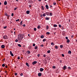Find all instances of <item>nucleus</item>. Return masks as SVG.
I'll list each match as a JSON object with an SVG mask.
<instances>
[{"instance_id": "f257e3e1", "label": "nucleus", "mask_w": 77, "mask_h": 77, "mask_svg": "<svg viewBox=\"0 0 77 77\" xmlns=\"http://www.w3.org/2000/svg\"><path fill=\"white\" fill-rule=\"evenodd\" d=\"M24 36L23 35L20 34L18 35V39L19 40H22L23 38H24Z\"/></svg>"}, {"instance_id": "f03ea898", "label": "nucleus", "mask_w": 77, "mask_h": 77, "mask_svg": "<svg viewBox=\"0 0 77 77\" xmlns=\"http://www.w3.org/2000/svg\"><path fill=\"white\" fill-rule=\"evenodd\" d=\"M8 38V36L7 35H5L4 36H3V38L5 39H7Z\"/></svg>"}, {"instance_id": "7ed1b4c3", "label": "nucleus", "mask_w": 77, "mask_h": 77, "mask_svg": "<svg viewBox=\"0 0 77 77\" xmlns=\"http://www.w3.org/2000/svg\"><path fill=\"white\" fill-rule=\"evenodd\" d=\"M36 63H37V62H36V61H34L32 62V65H35V64H36Z\"/></svg>"}, {"instance_id": "20e7f679", "label": "nucleus", "mask_w": 77, "mask_h": 77, "mask_svg": "<svg viewBox=\"0 0 77 77\" xmlns=\"http://www.w3.org/2000/svg\"><path fill=\"white\" fill-rule=\"evenodd\" d=\"M10 53L11 56H14V54H12V51H10Z\"/></svg>"}, {"instance_id": "39448f33", "label": "nucleus", "mask_w": 77, "mask_h": 77, "mask_svg": "<svg viewBox=\"0 0 77 77\" xmlns=\"http://www.w3.org/2000/svg\"><path fill=\"white\" fill-rule=\"evenodd\" d=\"M46 15H50V13L49 12H47L45 13Z\"/></svg>"}, {"instance_id": "423d86ee", "label": "nucleus", "mask_w": 77, "mask_h": 77, "mask_svg": "<svg viewBox=\"0 0 77 77\" xmlns=\"http://www.w3.org/2000/svg\"><path fill=\"white\" fill-rule=\"evenodd\" d=\"M38 75L39 76V77H41L42 75V74L41 73H38Z\"/></svg>"}, {"instance_id": "0eeeda50", "label": "nucleus", "mask_w": 77, "mask_h": 77, "mask_svg": "<svg viewBox=\"0 0 77 77\" xmlns=\"http://www.w3.org/2000/svg\"><path fill=\"white\" fill-rule=\"evenodd\" d=\"M63 69H64V70H65V69H66V66H64Z\"/></svg>"}, {"instance_id": "6e6552de", "label": "nucleus", "mask_w": 77, "mask_h": 77, "mask_svg": "<svg viewBox=\"0 0 77 77\" xmlns=\"http://www.w3.org/2000/svg\"><path fill=\"white\" fill-rule=\"evenodd\" d=\"M46 8L47 9H48V5H46L45 6Z\"/></svg>"}, {"instance_id": "1a4fd4ad", "label": "nucleus", "mask_w": 77, "mask_h": 77, "mask_svg": "<svg viewBox=\"0 0 77 77\" xmlns=\"http://www.w3.org/2000/svg\"><path fill=\"white\" fill-rule=\"evenodd\" d=\"M26 13L27 14H29L30 13V11H27L26 12Z\"/></svg>"}, {"instance_id": "9d476101", "label": "nucleus", "mask_w": 77, "mask_h": 77, "mask_svg": "<svg viewBox=\"0 0 77 77\" xmlns=\"http://www.w3.org/2000/svg\"><path fill=\"white\" fill-rule=\"evenodd\" d=\"M44 71V69L42 68H40V71H41V72H42V71Z\"/></svg>"}, {"instance_id": "9b49d317", "label": "nucleus", "mask_w": 77, "mask_h": 77, "mask_svg": "<svg viewBox=\"0 0 77 77\" xmlns=\"http://www.w3.org/2000/svg\"><path fill=\"white\" fill-rule=\"evenodd\" d=\"M7 1H5L4 2V5H7Z\"/></svg>"}, {"instance_id": "f8f14e48", "label": "nucleus", "mask_w": 77, "mask_h": 77, "mask_svg": "<svg viewBox=\"0 0 77 77\" xmlns=\"http://www.w3.org/2000/svg\"><path fill=\"white\" fill-rule=\"evenodd\" d=\"M5 47V45H2L1 46V48H4Z\"/></svg>"}, {"instance_id": "ddd939ff", "label": "nucleus", "mask_w": 77, "mask_h": 77, "mask_svg": "<svg viewBox=\"0 0 77 77\" xmlns=\"http://www.w3.org/2000/svg\"><path fill=\"white\" fill-rule=\"evenodd\" d=\"M45 19L46 20H50V18L47 17L45 18Z\"/></svg>"}, {"instance_id": "4468645a", "label": "nucleus", "mask_w": 77, "mask_h": 77, "mask_svg": "<svg viewBox=\"0 0 77 77\" xmlns=\"http://www.w3.org/2000/svg\"><path fill=\"white\" fill-rule=\"evenodd\" d=\"M27 54H30V52L29 51H27Z\"/></svg>"}, {"instance_id": "2eb2a0df", "label": "nucleus", "mask_w": 77, "mask_h": 77, "mask_svg": "<svg viewBox=\"0 0 77 77\" xmlns=\"http://www.w3.org/2000/svg\"><path fill=\"white\" fill-rule=\"evenodd\" d=\"M53 26L54 27H57V25L56 24H55L53 25Z\"/></svg>"}, {"instance_id": "dca6fc26", "label": "nucleus", "mask_w": 77, "mask_h": 77, "mask_svg": "<svg viewBox=\"0 0 77 77\" xmlns=\"http://www.w3.org/2000/svg\"><path fill=\"white\" fill-rule=\"evenodd\" d=\"M26 66H27L28 67H29V64L27 63H26Z\"/></svg>"}, {"instance_id": "f3484780", "label": "nucleus", "mask_w": 77, "mask_h": 77, "mask_svg": "<svg viewBox=\"0 0 77 77\" xmlns=\"http://www.w3.org/2000/svg\"><path fill=\"white\" fill-rule=\"evenodd\" d=\"M41 8H42V10H44V6H41Z\"/></svg>"}, {"instance_id": "a211bd4d", "label": "nucleus", "mask_w": 77, "mask_h": 77, "mask_svg": "<svg viewBox=\"0 0 77 77\" xmlns=\"http://www.w3.org/2000/svg\"><path fill=\"white\" fill-rule=\"evenodd\" d=\"M5 15L7 16V17H9V15H8L6 13H5Z\"/></svg>"}, {"instance_id": "6ab92c4d", "label": "nucleus", "mask_w": 77, "mask_h": 77, "mask_svg": "<svg viewBox=\"0 0 77 77\" xmlns=\"http://www.w3.org/2000/svg\"><path fill=\"white\" fill-rule=\"evenodd\" d=\"M63 46L62 45H60V47L61 48H63Z\"/></svg>"}, {"instance_id": "aec40b11", "label": "nucleus", "mask_w": 77, "mask_h": 77, "mask_svg": "<svg viewBox=\"0 0 77 77\" xmlns=\"http://www.w3.org/2000/svg\"><path fill=\"white\" fill-rule=\"evenodd\" d=\"M49 28V26L48 25H47L46 26V28L47 30H48V29Z\"/></svg>"}, {"instance_id": "412c9836", "label": "nucleus", "mask_w": 77, "mask_h": 77, "mask_svg": "<svg viewBox=\"0 0 77 77\" xmlns=\"http://www.w3.org/2000/svg\"><path fill=\"white\" fill-rule=\"evenodd\" d=\"M68 53L69 54H71V51H69Z\"/></svg>"}, {"instance_id": "4be33fe9", "label": "nucleus", "mask_w": 77, "mask_h": 77, "mask_svg": "<svg viewBox=\"0 0 77 77\" xmlns=\"http://www.w3.org/2000/svg\"><path fill=\"white\" fill-rule=\"evenodd\" d=\"M38 29H40L41 28V26H40L39 25H38L37 27Z\"/></svg>"}, {"instance_id": "5701e85b", "label": "nucleus", "mask_w": 77, "mask_h": 77, "mask_svg": "<svg viewBox=\"0 0 77 77\" xmlns=\"http://www.w3.org/2000/svg\"><path fill=\"white\" fill-rule=\"evenodd\" d=\"M47 41V40L46 39H43V42H45V41Z\"/></svg>"}, {"instance_id": "b1692460", "label": "nucleus", "mask_w": 77, "mask_h": 77, "mask_svg": "<svg viewBox=\"0 0 77 77\" xmlns=\"http://www.w3.org/2000/svg\"><path fill=\"white\" fill-rule=\"evenodd\" d=\"M20 25H22L23 24V21H21L20 22Z\"/></svg>"}, {"instance_id": "393cba45", "label": "nucleus", "mask_w": 77, "mask_h": 77, "mask_svg": "<svg viewBox=\"0 0 77 77\" xmlns=\"http://www.w3.org/2000/svg\"><path fill=\"white\" fill-rule=\"evenodd\" d=\"M49 15H50V16H52L53 15V14H52V13H51V12H50L49 13Z\"/></svg>"}, {"instance_id": "a878e982", "label": "nucleus", "mask_w": 77, "mask_h": 77, "mask_svg": "<svg viewBox=\"0 0 77 77\" xmlns=\"http://www.w3.org/2000/svg\"><path fill=\"white\" fill-rule=\"evenodd\" d=\"M41 38H44V36L43 35H42L41 36Z\"/></svg>"}, {"instance_id": "bb28decb", "label": "nucleus", "mask_w": 77, "mask_h": 77, "mask_svg": "<svg viewBox=\"0 0 77 77\" xmlns=\"http://www.w3.org/2000/svg\"><path fill=\"white\" fill-rule=\"evenodd\" d=\"M69 42H70V40H69V39H67V42H68L69 43Z\"/></svg>"}, {"instance_id": "cd10ccee", "label": "nucleus", "mask_w": 77, "mask_h": 77, "mask_svg": "<svg viewBox=\"0 0 77 77\" xmlns=\"http://www.w3.org/2000/svg\"><path fill=\"white\" fill-rule=\"evenodd\" d=\"M46 15V14L45 13H44L43 14V17H45Z\"/></svg>"}, {"instance_id": "c85d7f7f", "label": "nucleus", "mask_w": 77, "mask_h": 77, "mask_svg": "<svg viewBox=\"0 0 77 77\" xmlns=\"http://www.w3.org/2000/svg\"><path fill=\"white\" fill-rule=\"evenodd\" d=\"M2 66L3 67H5V65L4 64H2Z\"/></svg>"}, {"instance_id": "c756f323", "label": "nucleus", "mask_w": 77, "mask_h": 77, "mask_svg": "<svg viewBox=\"0 0 77 77\" xmlns=\"http://www.w3.org/2000/svg\"><path fill=\"white\" fill-rule=\"evenodd\" d=\"M37 48H38V47L37 46H35V50H36V49H37Z\"/></svg>"}, {"instance_id": "7c9ffc66", "label": "nucleus", "mask_w": 77, "mask_h": 77, "mask_svg": "<svg viewBox=\"0 0 77 77\" xmlns=\"http://www.w3.org/2000/svg\"><path fill=\"white\" fill-rule=\"evenodd\" d=\"M55 48H56V49H58V47H57V46H55Z\"/></svg>"}, {"instance_id": "2f4dec72", "label": "nucleus", "mask_w": 77, "mask_h": 77, "mask_svg": "<svg viewBox=\"0 0 77 77\" xmlns=\"http://www.w3.org/2000/svg\"><path fill=\"white\" fill-rule=\"evenodd\" d=\"M17 45L19 46V47H21V45L20 44H18Z\"/></svg>"}, {"instance_id": "473e14b6", "label": "nucleus", "mask_w": 77, "mask_h": 77, "mask_svg": "<svg viewBox=\"0 0 77 77\" xmlns=\"http://www.w3.org/2000/svg\"><path fill=\"white\" fill-rule=\"evenodd\" d=\"M51 44L52 45H54V43L53 42H51Z\"/></svg>"}, {"instance_id": "72a5a7b5", "label": "nucleus", "mask_w": 77, "mask_h": 77, "mask_svg": "<svg viewBox=\"0 0 77 77\" xmlns=\"http://www.w3.org/2000/svg\"><path fill=\"white\" fill-rule=\"evenodd\" d=\"M18 9V7L17 8H15L14 9V10L16 11V10H17Z\"/></svg>"}, {"instance_id": "f704fd0d", "label": "nucleus", "mask_w": 77, "mask_h": 77, "mask_svg": "<svg viewBox=\"0 0 77 77\" xmlns=\"http://www.w3.org/2000/svg\"><path fill=\"white\" fill-rule=\"evenodd\" d=\"M52 68H53V69H55V68H56V66H53Z\"/></svg>"}, {"instance_id": "c9c22d12", "label": "nucleus", "mask_w": 77, "mask_h": 77, "mask_svg": "<svg viewBox=\"0 0 77 77\" xmlns=\"http://www.w3.org/2000/svg\"><path fill=\"white\" fill-rule=\"evenodd\" d=\"M46 34L47 35H50V32H46Z\"/></svg>"}, {"instance_id": "e433bc0d", "label": "nucleus", "mask_w": 77, "mask_h": 77, "mask_svg": "<svg viewBox=\"0 0 77 77\" xmlns=\"http://www.w3.org/2000/svg\"><path fill=\"white\" fill-rule=\"evenodd\" d=\"M47 53H50V50H48L47 51Z\"/></svg>"}, {"instance_id": "4c0bfd02", "label": "nucleus", "mask_w": 77, "mask_h": 77, "mask_svg": "<svg viewBox=\"0 0 77 77\" xmlns=\"http://www.w3.org/2000/svg\"><path fill=\"white\" fill-rule=\"evenodd\" d=\"M58 26H59V27H61V26H61V25H60V24H59V25H58Z\"/></svg>"}, {"instance_id": "58836bf2", "label": "nucleus", "mask_w": 77, "mask_h": 77, "mask_svg": "<svg viewBox=\"0 0 77 77\" xmlns=\"http://www.w3.org/2000/svg\"><path fill=\"white\" fill-rule=\"evenodd\" d=\"M34 31H36V28H35L34 29Z\"/></svg>"}, {"instance_id": "ea45409f", "label": "nucleus", "mask_w": 77, "mask_h": 77, "mask_svg": "<svg viewBox=\"0 0 77 77\" xmlns=\"http://www.w3.org/2000/svg\"><path fill=\"white\" fill-rule=\"evenodd\" d=\"M54 5H56V2H53Z\"/></svg>"}, {"instance_id": "a19ab883", "label": "nucleus", "mask_w": 77, "mask_h": 77, "mask_svg": "<svg viewBox=\"0 0 77 77\" xmlns=\"http://www.w3.org/2000/svg\"><path fill=\"white\" fill-rule=\"evenodd\" d=\"M43 56L44 57H46V55H45V54H43Z\"/></svg>"}, {"instance_id": "79ce46f5", "label": "nucleus", "mask_w": 77, "mask_h": 77, "mask_svg": "<svg viewBox=\"0 0 77 77\" xmlns=\"http://www.w3.org/2000/svg\"><path fill=\"white\" fill-rule=\"evenodd\" d=\"M19 20H19V19H18L17 20H16V22H17V21H19Z\"/></svg>"}, {"instance_id": "37998d69", "label": "nucleus", "mask_w": 77, "mask_h": 77, "mask_svg": "<svg viewBox=\"0 0 77 77\" xmlns=\"http://www.w3.org/2000/svg\"><path fill=\"white\" fill-rule=\"evenodd\" d=\"M18 40H17V39H16V40H15V42H18Z\"/></svg>"}, {"instance_id": "c03bdc74", "label": "nucleus", "mask_w": 77, "mask_h": 77, "mask_svg": "<svg viewBox=\"0 0 77 77\" xmlns=\"http://www.w3.org/2000/svg\"><path fill=\"white\" fill-rule=\"evenodd\" d=\"M23 73H21V74H20V75H21V76H23Z\"/></svg>"}, {"instance_id": "a18cd8bd", "label": "nucleus", "mask_w": 77, "mask_h": 77, "mask_svg": "<svg viewBox=\"0 0 77 77\" xmlns=\"http://www.w3.org/2000/svg\"><path fill=\"white\" fill-rule=\"evenodd\" d=\"M32 45L33 47H35V43L33 44Z\"/></svg>"}, {"instance_id": "49530a36", "label": "nucleus", "mask_w": 77, "mask_h": 77, "mask_svg": "<svg viewBox=\"0 0 77 77\" xmlns=\"http://www.w3.org/2000/svg\"><path fill=\"white\" fill-rule=\"evenodd\" d=\"M7 26H4V29H6V28H7Z\"/></svg>"}, {"instance_id": "de8ad7c7", "label": "nucleus", "mask_w": 77, "mask_h": 77, "mask_svg": "<svg viewBox=\"0 0 77 77\" xmlns=\"http://www.w3.org/2000/svg\"><path fill=\"white\" fill-rule=\"evenodd\" d=\"M11 16L13 17L14 16V13H12L11 14Z\"/></svg>"}, {"instance_id": "09e8293b", "label": "nucleus", "mask_w": 77, "mask_h": 77, "mask_svg": "<svg viewBox=\"0 0 77 77\" xmlns=\"http://www.w3.org/2000/svg\"><path fill=\"white\" fill-rule=\"evenodd\" d=\"M41 46L42 47H44V45H41Z\"/></svg>"}, {"instance_id": "8fccbe9b", "label": "nucleus", "mask_w": 77, "mask_h": 77, "mask_svg": "<svg viewBox=\"0 0 77 77\" xmlns=\"http://www.w3.org/2000/svg\"><path fill=\"white\" fill-rule=\"evenodd\" d=\"M14 75H17V73H14Z\"/></svg>"}, {"instance_id": "3c124183", "label": "nucleus", "mask_w": 77, "mask_h": 77, "mask_svg": "<svg viewBox=\"0 0 77 77\" xmlns=\"http://www.w3.org/2000/svg\"><path fill=\"white\" fill-rule=\"evenodd\" d=\"M61 55H62V56L63 57H64V54H61Z\"/></svg>"}, {"instance_id": "603ef678", "label": "nucleus", "mask_w": 77, "mask_h": 77, "mask_svg": "<svg viewBox=\"0 0 77 77\" xmlns=\"http://www.w3.org/2000/svg\"><path fill=\"white\" fill-rule=\"evenodd\" d=\"M19 60L20 59V57H18L17 58Z\"/></svg>"}, {"instance_id": "864d4df0", "label": "nucleus", "mask_w": 77, "mask_h": 77, "mask_svg": "<svg viewBox=\"0 0 77 77\" xmlns=\"http://www.w3.org/2000/svg\"><path fill=\"white\" fill-rule=\"evenodd\" d=\"M66 39H68V37H66Z\"/></svg>"}, {"instance_id": "5fc2aeb1", "label": "nucleus", "mask_w": 77, "mask_h": 77, "mask_svg": "<svg viewBox=\"0 0 77 77\" xmlns=\"http://www.w3.org/2000/svg\"><path fill=\"white\" fill-rule=\"evenodd\" d=\"M68 68L71 69V67H68Z\"/></svg>"}, {"instance_id": "6e6d98bb", "label": "nucleus", "mask_w": 77, "mask_h": 77, "mask_svg": "<svg viewBox=\"0 0 77 77\" xmlns=\"http://www.w3.org/2000/svg\"><path fill=\"white\" fill-rule=\"evenodd\" d=\"M40 54H38V55H37V56H38V57H39V56H40Z\"/></svg>"}, {"instance_id": "4d7b16f0", "label": "nucleus", "mask_w": 77, "mask_h": 77, "mask_svg": "<svg viewBox=\"0 0 77 77\" xmlns=\"http://www.w3.org/2000/svg\"><path fill=\"white\" fill-rule=\"evenodd\" d=\"M73 37H74V36L73 35H72L71 36L72 38H73Z\"/></svg>"}, {"instance_id": "13d9d810", "label": "nucleus", "mask_w": 77, "mask_h": 77, "mask_svg": "<svg viewBox=\"0 0 77 77\" xmlns=\"http://www.w3.org/2000/svg\"><path fill=\"white\" fill-rule=\"evenodd\" d=\"M23 27H25V26H26V25L25 24H23Z\"/></svg>"}, {"instance_id": "bf43d9fd", "label": "nucleus", "mask_w": 77, "mask_h": 77, "mask_svg": "<svg viewBox=\"0 0 77 77\" xmlns=\"http://www.w3.org/2000/svg\"><path fill=\"white\" fill-rule=\"evenodd\" d=\"M29 8H31L32 7V6H31V5H30L29 6Z\"/></svg>"}, {"instance_id": "052dcab7", "label": "nucleus", "mask_w": 77, "mask_h": 77, "mask_svg": "<svg viewBox=\"0 0 77 77\" xmlns=\"http://www.w3.org/2000/svg\"><path fill=\"white\" fill-rule=\"evenodd\" d=\"M5 68H8V66H5Z\"/></svg>"}, {"instance_id": "680f3d73", "label": "nucleus", "mask_w": 77, "mask_h": 77, "mask_svg": "<svg viewBox=\"0 0 77 77\" xmlns=\"http://www.w3.org/2000/svg\"><path fill=\"white\" fill-rule=\"evenodd\" d=\"M15 32H14V35H15Z\"/></svg>"}, {"instance_id": "e2e57ef3", "label": "nucleus", "mask_w": 77, "mask_h": 77, "mask_svg": "<svg viewBox=\"0 0 77 77\" xmlns=\"http://www.w3.org/2000/svg\"><path fill=\"white\" fill-rule=\"evenodd\" d=\"M16 29H15V28H14V30H15Z\"/></svg>"}, {"instance_id": "0e129e2a", "label": "nucleus", "mask_w": 77, "mask_h": 77, "mask_svg": "<svg viewBox=\"0 0 77 77\" xmlns=\"http://www.w3.org/2000/svg\"><path fill=\"white\" fill-rule=\"evenodd\" d=\"M52 5H50V8H52Z\"/></svg>"}, {"instance_id": "69168bd1", "label": "nucleus", "mask_w": 77, "mask_h": 77, "mask_svg": "<svg viewBox=\"0 0 77 77\" xmlns=\"http://www.w3.org/2000/svg\"><path fill=\"white\" fill-rule=\"evenodd\" d=\"M3 60H5V58H4V59H3Z\"/></svg>"}, {"instance_id": "338daca9", "label": "nucleus", "mask_w": 77, "mask_h": 77, "mask_svg": "<svg viewBox=\"0 0 77 77\" xmlns=\"http://www.w3.org/2000/svg\"><path fill=\"white\" fill-rule=\"evenodd\" d=\"M75 42H76V43H77V40H76L75 41Z\"/></svg>"}, {"instance_id": "774afa93", "label": "nucleus", "mask_w": 77, "mask_h": 77, "mask_svg": "<svg viewBox=\"0 0 77 77\" xmlns=\"http://www.w3.org/2000/svg\"><path fill=\"white\" fill-rule=\"evenodd\" d=\"M62 29H63V27H62Z\"/></svg>"}]
</instances>
